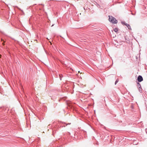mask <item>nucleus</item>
<instances>
[{"mask_svg": "<svg viewBox=\"0 0 147 147\" xmlns=\"http://www.w3.org/2000/svg\"><path fill=\"white\" fill-rule=\"evenodd\" d=\"M109 21L112 23L114 24H116L117 23V20L116 19L112 16H109Z\"/></svg>", "mask_w": 147, "mask_h": 147, "instance_id": "nucleus-1", "label": "nucleus"}, {"mask_svg": "<svg viewBox=\"0 0 147 147\" xmlns=\"http://www.w3.org/2000/svg\"><path fill=\"white\" fill-rule=\"evenodd\" d=\"M71 124V123H67L65 122H62L61 123H59V125L60 126V127H65V126L62 125H63L65 124L66 126H67V125H70Z\"/></svg>", "mask_w": 147, "mask_h": 147, "instance_id": "nucleus-2", "label": "nucleus"}, {"mask_svg": "<svg viewBox=\"0 0 147 147\" xmlns=\"http://www.w3.org/2000/svg\"><path fill=\"white\" fill-rule=\"evenodd\" d=\"M137 80L139 82H140L143 80V78L141 76L139 75L138 76Z\"/></svg>", "mask_w": 147, "mask_h": 147, "instance_id": "nucleus-3", "label": "nucleus"}, {"mask_svg": "<svg viewBox=\"0 0 147 147\" xmlns=\"http://www.w3.org/2000/svg\"><path fill=\"white\" fill-rule=\"evenodd\" d=\"M126 24V26H127V27L129 29H131V28L130 25L127 24Z\"/></svg>", "mask_w": 147, "mask_h": 147, "instance_id": "nucleus-4", "label": "nucleus"}, {"mask_svg": "<svg viewBox=\"0 0 147 147\" xmlns=\"http://www.w3.org/2000/svg\"><path fill=\"white\" fill-rule=\"evenodd\" d=\"M138 89H139V91L140 93L142 92V88L141 86H140V87H138Z\"/></svg>", "mask_w": 147, "mask_h": 147, "instance_id": "nucleus-5", "label": "nucleus"}, {"mask_svg": "<svg viewBox=\"0 0 147 147\" xmlns=\"http://www.w3.org/2000/svg\"><path fill=\"white\" fill-rule=\"evenodd\" d=\"M114 31L115 32H117L118 31V29L117 28H115L114 29Z\"/></svg>", "mask_w": 147, "mask_h": 147, "instance_id": "nucleus-6", "label": "nucleus"}, {"mask_svg": "<svg viewBox=\"0 0 147 147\" xmlns=\"http://www.w3.org/2000/svg\"><path fill=\"white\" fill-rule=\"evenodd\" d=\"M59 76L60 77V80H61V78L63 77V76L62 74H59Z\"/></svg>", "mask_w": 147, "mask_h": 147, "instance_id": "nucleus-7", "label": "nucleus"}, {"mask_svg": "<svg viewBox=\"0 0 147 147\" xmlns=\"http://www.w3.org/2000/svg\"><path fill=\"white\" fill-rule=\"evenodd\" d=\"M137 87H138L141 86V85L139 82H137Z\"/></svg>", "mask_w": 147, "mask_h": 147, "instance_id": "nucleus-8", "label": "nucleus"}, {"mask_svg": "<svg viewBox=\"0 0 147 147\" xmlns=\"http://www.w3.org/2000/svg\"><path fill=\"white\" fill-rule=\"evenodd\" d=\"M121 23L123 24H124V25H125L126 26V24H127L125 22H121Z\"/></svg>", "mask_w": 147, "mask_h": 147, "instance_id": "nucleus-9", "label": "nucleus"}, {"mask_svg": "<svg viewBox=\"0 0 147 147\" xmlns=\"http://www.w3.org/2000/svg\"><path fill=\"white\" fill-rule=\"evenodd\" d=\"M1 41H3V45H5V42L2 39H1Z\"/></svg>", "mask_w": 147, "mask_h": 147, "instance_id": "nucleus-10", "label": "nucleus"}, {"mask_svg": "<svg viewBox=\"0 0 147 147\" xmlns=\"http://www.w3.org/2000/svg\"><path fill=\"white\" fill-rule=\"evenodd\" d=\"M118 82V81L117 80L115 82V84L116 85V84Z\"/></svg>", "mask_w": 147, "mask_h": 147, "instance_id": "nucleus-11", "label": "nucleus"}, {"mask_svg": "<svg viewBox=\"0 0 147 147\" xmlns=\"http://www.w3.org/2000/svg\"><path fill=\"white\" fill-rule=\"evenodd\" d=\"M17 7L18 8V9H19V10H20L22 12H23V11L22 10H21L20 8H18V7Z\"/></svg>", "mask_w": 147, "mask_h": 147, "instance_id": "nucleus-12", "label": "nucleus"}, {"mask_svg": "<svg viewBox=\"0 0 147 147\" xmlns=\"http://www.w3.org/2000/svg\"><path fill=\"white\" fill-rule=\"evenodd\" d=\"M1 55H0V58H1Z\"/></svg>", "mask_w": 147, "mask_h": 147, "instance_id": "nucleus-13", "label": "nucleus"}, {"mask_svg": "<svg viewBox=\"0 0 147 147\" xmlns=\"http://www.w3.org/2000/svg\"><path fill=\"white\" fill-rule=\"evenodd\" d=\"M42 5H43V6H44L42 4Z\"/></svg>", "mask_w": 147, "mask_h": 147, "instance_id": "nucleus-14", "label": "nucleus"}]
</instances>
